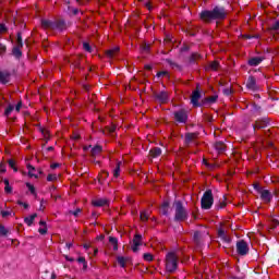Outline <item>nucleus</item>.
<instances>
[{"label":"nucleus","instance_id":"obj_1","mask_svg":"<svg viewBox=\"0 0 279 279\" xmlns=\"http://www.w3.org/2000/svg\"><path fill=\"white\" fill-rule=\"evenodd\" d=\"M228 16V12H226V9L221 7H216L211 11H203L199 13V17L205 23H210L213 21H223Z\"/></svg>","mask_w":279,"mask_h":279},{"label":"nucleus","instance_id":"obj_2","mask_svg":"<svg viewBox=\"0 0 279 279\" xmlns=\"http://www.w3.org/2000/svg\"><path fill=\"white\" fill-rule=\"evenodd\" d=\"M166 269L170 274L178 269V256L175 253L171 252L166 255Z\"/></svg>","mask_w":279,"mask_h":279},{"label":"nucleus","instance_id":"obj_3","mask_svg":"<svg viewBox=\"0 0 279 279\" xmlns=\"http://www.w3.org/2000/svg\"><path fill=\"white\" fill-rule=\"evenodd\" d=\"M214 202L215 198L213 197V191L207 190L201 199L202 208H204V210H210V208H213Z\"/></svg>","mask_w":279,"mask_h":279},{"label":"nucleus","instance_id":"obj_4","mask_svg":"<svg viewBox=\"0 0 279 279\" xmlns=\"http://www.w3.org/2000/svg\"><path fill=\"white\" fill-rule=\"evenodd\" d=\"M174 208H175V215H174L175 221H184V219H186L187 217V214H186V209H184V207L182 206V203L175 202Z\"/></svg>","mask_w":279,"mask_h":279},{"label":"nucleus","instance_id":"obj_5","mask_svg":"<svg viewBox=\"0 0 279 279\" xmlns=\"http://www.w3.org/2000/svg\"><path fill=\"white\" fill-rule=\"evenodd\" d=\"M254 189H256L259 193L260 199L262 202H264V204H269V202H271V199L274 198V195H271V192H269V190H263L258 184H255Z\"/></svg>","mask_w":279,"mask_h":279},{"label":"nucleus","instance_id":"obj_6","mask_svg":"<svg viewBox=\"0 0 279 279\" xmlns=\"http://www.w3.org/2000/svg\"><path fill=\"white\" fill-rule=\"evenodd\" d=\"M21 49H23V37L21 34H17L16 45L12 50V53L15 58H21V56H23Z\"/></svg>","mask_w":279,"mask_h":279},{"label":"nucleus","instance_id":"obj_7","mask_svg":"<svg viewBox=\"0 0 279 279\" xmlns=\"http://www.w3.org/2000/svg\"><path fill=\"white\" fill-rule=\"evenodd\" d=\"M236 252L240 254V256H245L247 252H250V246L247 245V242L241 240L236 243Z\"/></svg>","mask_w":279,"mask_h":279},{"label":"nucleus","instance_id":"obj_8","mask_svg":"<svg viewBox=\"0 0 279 279\" xmlns=\"http://www.w3.org/2000/svg\"><path fill=\"white\" fill-rule=\"evenodd\" d=\"M174 119L175 121H178V123H186V120L189 119V114H186V110L181 109L174 112Z\"/></svg>","mask_w":279,"mask_h":279},{"label":"nucleus","instance_id":"obj_9","mask_svg":"<svg viewBox=\"0 0 279 279\" xmlns=\"http://www.w3.org/2000/svg\"><path fill=\"white\" fill-rule=\"evenodd\" d=\"M143 236L141 234H136L133 239V244L131 246L133 252H138V247L142 245Z\"/></svg>","mask_w":279,"mask_h":279},{"label":"nucleus","instance_id":"obj_10","mask_svg":"<svg viewBox=\"0 0 279 279\" xmlns=\"http://www.w3.org/2000/svg\"><path fill=\"white\" fill-rule=\"evenodd\" d=\"M246 87L248 90H258V85L256 84V78L253 76H250L247 82H246Z\"/></svg>","mask_w":279,"mask_h":279},{"label":"nucleus","instance_id":"obj_11","mask_svg":"<svg viewBox=\"0 0 279 279\" xmlns=\"http://www.w3.org/2000/svg\"><path fill=\"white\" fill-rule=\"evenodd\" d=\"M156 99H158L160 104H167V101H169V94H167V92H160L156 95Z\"/></svg>","mask_w":279,"mask_h":279},{"label":"nucleus","instance_id":"obj_12","mask_svg":"<svg viewBox=\"0 0 279 279\" xmlns=\"http://www.w3.org/2000/svg\"><path fill=\"white\" fill-rule=\"evenodd\" d=\"M202 95L199 94V90H194L191 97V102L193 106H199V99Z\"/></svg>","mask_w":279,"mask_h":279},{"label":"nucleus","instance_id":"obj_13","mask_svg":"<svg viewBox=\"0 0 279 279\" xmlns=\"http://www.w3.org/2000/svg\"><path fill=\"white\" fill-rule=\"evenodd\" d=\"M218 236H219V239H221V241H225V243H230V236H228V234H226L225 228H220L218 230Z\"/></svg>","mask_w":279,"mask_h":279},{"label":"nucleus","instance_id":"obj_14","mask_svg":"<svg viewBox=\"0 0 279 279\" xmlns=\"http://www.w3.org/2000/svg\"><path fill=\"white\" fill-rule=\"evenodd\" d=\"M93 206L101 207V206H108V201L106 198H97L93 201Z\"/></svg>","mask_w":279,"mask_h":279},{"label":"nucleus","instance_id":"obj_15","mask_svg":"<svg viewBox=\"0 0 279 279\" xmlns=\"http://www.w3.org/2000/svg\"><path fill=\"white\" fill-rule=\"evenodd\" d=\"M10 82V74L8 72H0V83L8 84Z\"/></svg>","mask_w":279,"mask_h":279},{"label":"nucleus","instance_id":"obj_16","mask_svg":"<svg viewBox=\"0 0 279 279\" xmlns=\"http://www.w3.org/2000/svg\"><path fill=\"white\" fill-rule=\"evenodd\" d=\"M260 62H263V58H260V57H255V58H252L251 60H248L250 66H258V64H260Z\"/></svg>","mask_w":279,"mask_h":279},{"label":"nucleus","instance_id":"obj_17","mask_svg":"<svg viewBox=\"0 0 279 279\" xmlns=\"http://www.w3.org/2000/svg\"><path fill=\"white\" fill-rule=\"evenodd\" d=\"M54 29H59L60 32H62V29H66V24L63 20H59L54 22Z\"/></svg>","mask_w":279,"mask_h":279},{"label":"nucleus","instance_id":"obj_18","mask_svg":"<svg viewBox=\"0 0 279 279\" xmlns=\"http://www.w3.org/2000/svg\"><path fill=\"white\" fill-rule=\"evenodd\" d=\"M41 25L45 28L56 29V23H53V22H51L49 20L41 21Z\"/></svg>","mask_w":279,"mask_h":279},{"label":"nucleus","instance_id":"obj_19","mask_svg":"<svg viewBox=\"0 0 279 279\" xmlns=\"http://www.w3.org/2000/svg\"><path fill=\"white\" fill-rule=\"evenodd\" d=\"M215 149L221 154L222 151H226V144H223V142H217L215 144Z\"/></svg>","mask_w":279,"mask_h":279},{"label":"nucleus","instance_id":"obj_20","mask_svg":"<svg viewBox=\"0 0 279 279\" xmlns=\"http://www.w3.org/2000/svg\"><path fill=\"white\" fill-rule=\"evenodd\" d=\"M109 243L110 245H112L114 252H117L119 250V241L117 240V238H109Z\"/></svg>","mask_w":279,"mask_h":279},{"label":"nucleus","instance_id":"obj_21","mask_svg":"<svg viewBox=\"0 0 279 279\" xmlns=\"http://www.w3.org/2000/svg\"><path fill=\"white\" fill-rule=\"evenodd\" d=\"M39 229H38V232L39 234H46L47 233V222L45 221H39Z\"/></svg>","mask_w":279,"mask_h":279},{"label":"nucleus","instance_id":"obj_22","mask_svg":"<svg viewBox=\"0 0 279 279\" xmlns=\"http://www.w3.org/2000/svg\"><path fill=\"white\" fill-rule=\"evenodd\" d=\"M117 53H119V47H114L110 50H107L108 58H114V56H117Z\"/></svg>","mask_w":279,"mask_h":279},{"label":"nucleus","instance_id":"obj_23","mask_svg":"<svg viewBox=\"0 0 279 279\" xmlns=\"http://www.w3.org/2000/svg\"><path fill=\"white\" fill-rule=\"evenodd\" d=\"M118 260V264L120 265V267H125V265H128V262L130 260L129 258L126 257H123V256H119L117 258Z\"/></svg>","mask_w":279,"mask_h":279},{"label":"nucleus","instance_id":"obj_24","mask_svg":"<svg viewBox=\"0 0 279 279\" xmlns=\"http://www.w3.org/2000/svg\"><path fill=\"white\" fill-rule=\"evenodd\" d=\"M36 217H38V215H37V214H33V215H31L29 217H26V218L24 219V221H25V223H26L27 226H32V223H34V219H36Z\"/></svg>","mask_w":279,"mask_h":279},{"label":"nucleus","instance_id":"obj_25","mask_svg":"<svg viewBox=\"0 0 279 279\" xmlns=\"http://www.w3.org/2000/svg\"><path fill=\"white\" fill-rule=\"evenodd\" d=\"M162 154V150L160 148H153L150 149V156L151 158H158Z\"/></svg>","mask_w":279,"mask_h":279},{"label":"nucleus","instance_id":"obj_26","mask_svg":"<svg viewBox=\"0 0 279 279\" xmlns=\"http://www.w3.org/2000/svg\"><path fill=\"white\" fill-rule=\"evenodd\" d=\"M27 169L29 178H38V174L36 173V168L28 165Z\"/></svg>","mask_w":279,"mask_h":279},{"label":"nucleus","instance_id":"obj_27","mask_svg":"<svg viewBox=\"0 0 279 279\" xmlns=\"http://www.w3.org/2000/svg\"><path fill=\"white\" fill-rule=\"evenodd\" d=\"M197 138V134L195 133H187L185 135V143H191L192 141H195Z\"/></svg>","mask_w":279,"mask_h":279},{"label":"nucleus","instance_id":"obj_28","mask_svg":"<svg viewBox=\"0 0 279 279\" xmlns=\"http://www.w3.org/2000/svg\"><path fill=\"white\" fill-rule=\"evenodd\" d=\"M160 211L162 213V215H167V213H169V202H163Z\"/></svg>","mask_w":279,"mask_h":279},{"label":"nucleus","instance_id":"obj_29","mask_svg":"<svg viewBox=\"0 0 279 279\" xmlns=\"http://www.w3.org/2000/svg\"><path fill=\"white\" fill-rule=\"evenodd\" d=\"M140 218H141V221H148L149 211H147V210L142 211Z\"/></svg>","mask_w":279,"mask_h":279},{"label":"nucleus","instance_id":"obj_30","mask_svg":"<svg viewBox=\"0 0 279 279\" xmlns=\"http://www.w3.org/2000/svg\"><path fill=\"white\" fill-rule=\"evenodd\" d=\"M101 151V146H95L92 148V156H99V153Z\"/></svg>","mask_w":279,"mask_h":279},{"label":"nucleus","instance_id":"obj_31","mask_svg":"<svg viewBox=\"0 0 279 279\" xmlns=\"http://www.w3.org/2000/svg\"><path fill=\"white\" fill-rule=\"evenodd\" d=\"M119 173H121V162L117 163L116 169L113 170V177L118 178Z\"/></svg>","mask_w":279,"mask_h":279},{"label":"nucleus","instance_id":"obj_32","mask_svg":"<svg viewBox=\"0 0 279 279\" xmlns=\"http://www.w3.org/2000/svg\"><path fill=\"white\" fill-rule=\"evenodd\" d=\"M209 69H210L211 71H217V70L219 69V62H217V61L211 62V63L209 64Z\"/></svg>","mask_w":279,"mask_h":279},{"label":"nucleus","instance_id":"obj_33","mask_svg":"<svg viewBox=\"0 0 279 279\" xmlns=\"http://www.w3.org/2000/svg\"><path fill=\"white\" fill-rule=\"evenodd\" d=\"M83 49L87 51L88 53H93V48L88 43H83Z\"/></svg>","mask_w":279,"mask_h":279},{"label":"nucleus","instance_id":"obj_34","mask_svg":"<svg viewBox=\"0 0 279 279\" xmlns=\"http://www.w3.org/2000/svg\"><path fill=\"white\" fill-rule=\"evenodd\" d=\"M77 263H82V264H83V269H87L88 264L86 263V258H84V257H78V258H77Z\"/></svg>","mask_w":279,"mask_h":279},{"label":"nucleus","instance_id":"obj_35","mask_svg":"<svg viewBox=\"0 0 279 279\" xmlns=\"http://www.w3.org/2000/svg\"><path fill=\"white\" fill-rule=\"evenodd\" d=\"M13 110H14V106L9 105V107L4 111L5 117H10V114H12Z\"/></svg>","mask_w":279,"mask_h":279},{"label":"nucleus","instance_id":"obj_36","mask_svg":"<svg viewBox=\"0 0 279 279\" xmlns=\"http://www.w3.org/2000/svg\"><path fill=\"white\" fill-rule=\"evenodd\" d=\"M26 186H27L28 191L32 193V195H36V187H34L33 184L26 183Z\"/></svg>","mask_w":279,"mask_h":279},{"label":"nucleus","instance_id":"obj_37","mask_svg":"<svg viewBox=\"0 0 279 279\" xmlns=\"http://www.w3.org/2000/svg\"><path fill=\"white\" fill-rule=\"evenodd\" d=\"M144 260H147V263H151V260H154V255H151L149 253H145Z\"/></svg>","mask_w":279,"mask_h":279},{"label":"nucleus","instance_id":"obj_38","mask_svg":"<svg viewBox=\"0 0 279 279\" xmlns=\"http://www.w3.org/2000/svg\"><path fill=\"white\" fill-rule=\"evenodd\" d=\"M271 31L276 32V34H279V21L275 22L271 26Z\"/></svg>","mask_w":279,"mask_h":279},{"label":"nucleus","instance_id":"obj_39","mask_svg":"<svg viewBox=\"0 0 279 279\" xmlns=\"http://www.w3.org/2000/svg\"><path fill=\"white\" fill-rule=\"evenodd\" d=\"M108 175H109L108 171H102L99 177V182H104V180H106Z\"/></svg>","mask_w":279,"mask_h":279},{"label":"nucleus","instance_id":"obj_40","mask_svg":"<svg viewBox=\"0 0 279 279\" xmlns=\"http://www.w3.org/2000/svg\"><path fill=\"white\" fill-rule=\"evenodd\" d=\"M56 180H58L57 174H48V177H47L48 182H56Z\"/></svg>","mask_w":279,"mask_h":279},{"label":"nucleus","instance_id":"obj_41","mask_svg":"<svg viewBox=\"0 0 279 279\" xmlns=\"http://www.w3.org/2000/svg\"><path fill=\"white\" fill-rule=\"evenodd\" d=\"M8 234V229L5 227L0 226V236H5Z\"/></svg>","mask_w":279,"mask_h":279},{"label":"nucleus","instance_id":"obj_42","mask_svg":"<svg viewBox=\"0 0 279 279\" xmlns=\"http://www.w3.org/2000/svg\"><path fill=\"white\" fill-rule=\"evenodd\" d=\"M199 239H202V233H199L198 231H196V232L194 233V241H195L196 243H199Z\"/></svg>","mask_w":279,"mask_h":279},{"label":"nucleus","instance_id":"obj_43","mask_svg":"<svg viewBox=\"0 0 279 279\" xmlns=\"http://www.w3.org/2000/svg\"><path fill=\"white\" fill-rule=\"evenodd\" d=\"M5 51H8V48L5 47V45L0 44V56H3V53H5Z\"/></svg>","mask_w":279,"mask_h":279},{"label":"nucleus","instance_id":"obj_44","mask_svg":"<svg viewBox=\"0 0 279 279\" xmlns=\"http://www.w3.org/2000/svg\"><path fill=\"white\" fill-rule=\"evenodd\" d=\"M8 32V28L5 27V24H0V34H5Z\"/></svg>","mask_w":279,"mask_h":279},{"label":"nucleus","instance_id":"obj_45","mask_svg":"<svg viewBox=\"0 0 279 279\" xmlns=\"http://www.w3.org/2000/svg\"><path fill=\"white\" fill-rule=\"evenodd\" d=\"M278 225H279V221L276 220V219H272V222H271V228H278Z\"/></svg>","mask_w":279,"mask_h":279},{"label":"nucleus","instance_id":"obj_46","mask_svg":"<svg viewBox=\"0 0 279 279\" xmlns=\"http://www.w3.org/2000/svg\"><path fill=\"white\" fill-rule=\"evenodd\" d=\"M21 108H23V102H19L15 107L16 112H21Z\"/></svg>","mask_w":279,"mask_h":279},{"label":"nucleus","instance_id":"obj_47","mask_svg":"<svg viewBox=\"0 0 279 279\" xmlns=\"http://www.w3.org/2000/svg\"><path fill=\"white\" fill-rule=\"evenodd\" d=\"M208 101H210V104H215V101H217V96L209 97Z\"/></svg>","mask_w":279,"mask_h":279},{"label":"nucleus","instance_id":"obj_48","mask_svg":"<svg viewBox=\"0 0 279 279\" xmlns=\"http://www.w3.org/2000/svg\"><path fill=\"white\" fill-rule=\"evenodd\" d=\"M4 191L5 193H12V186L10 185L4 186Z\"/></svg>","mask_w":279,"mask_h":279},{"label":"nucleus","instance_id":"obj_49","mask_svg":"<svg viewBox=\"0 0 279 279\" xmlns=\"http://www.w3.org/2000/svg\"><path fill=\"white\" fill-rule=\"evenodd\" d=\"M9 166L11 167V169H14V171H16V169L14 167V160L10 159L9 160Z\"/></svg>","mask_w":279,"mask_h":279},{"label":"nucleus","instance_id":"obj_50","mask_svg":"<svg viewBox=\"0 0 279 279\" xmlns=\"http://www.w3.org/2000/svg\"><path fill=\"white\" fill-rule=\"evenodd\" d=\"M72 215H74V217H77L80 215V213H82L81 209H76L75 211H70Z\"/></svg>","mask_w":279,"mask_h":279},{"label":"nucleus","instance_id":"obj_51","mask_svg":"<svg viewBox=\"0 0 279 279\" xmlns=\"http://www.w3.org/2000/svg\"><path fill=\"white\" fill-rule=\"evenodd\" d=\"M2 217H10V211L2 210L1 211Z\"/></svg>","mask_w":279,"mask_h":279},{"label":"nucleus","instance_id":"obj_52","mask_svg":"<svg viewBox=\"0 0 279 279\" xmlns=\"http://www.w3.org/2000/svg\"><path fill=\"white\" fill-rule=\"evenodd\" d=\"M50 167L51 169H58V167H60V163H52Z\"/></svg>","mask_w":279,"mask_h":279},{"label":"nucleus","instance_id":"obj_53","mask_svg":"<svg viewBox=\"0 0 279 279\" xmlns=\"http://www.w3.org/2000/svg\"><path fill=\"white\" fill-rule=\"evenodd\" d=\"M162 75H167V72H159V73H157L158 77H162Z\"/></svg>","mask_w":279,"mask_h":279},{"label":"nucleus","instance_id":"obj_54","mask_svg":"<svg viewBox=\"0 0 279 279\" xmlns=\"http://www.w3.org/2000/svg\"><path fill=\"white\" fill-rule=\"evenodd\" d=\"M83 247L84 250H90V244H84Z\"/></svg>","mask_w":279,"mask_h":279},{"label":"nucleus","instance_id":"obj_55","mask_svg":"<svg viewBox=\"0 0 279 279\" xmlns=\"http://www.w3.org/2000/svg\"><path fill=\"white\" fill-rule=\"evenodd\" d=\"M78 5H84V0H76Z\"/></svg>","mask_w":279,"mask_h":279},{"label":"nucleus","instance_id":"obj_56","mask_svg":"<svg viewBox=\"0 0 279 279\" xmlns=\"http://www.w3.org/2000/svg\"><path fill=\"white\" fill-rule=\"evenodd\" d=\"M4 185L10 186V181L8 179L4 180Z\"/></svg>","mask_w":279,"mask_h":279},{"label":"nucleus","instance_id":"obj_57","mask_svg":"<svg viewBox=\"0 0 279 279\" xmlns=\"http://www.w3.org/2000/svg\"><path fill=\"white\" fill-rule=\"evenodd\" d=\"M65 259H68L70 263H73V260H75V259H73V258H71V257H69L66 255H65Z\"/></svg>","mask_w":279,"mask_h":279},{"label":"nucleus","instance_id":"obj_58","mask_svg":"<svg viewBox=\"0 0 279 279\" xmlns=\"http://www.w3.org/2000/svg\"><path fill=\"white\" fill-rule=\"evenodd\" d=\"M146 8H147L148 10H151V4H150L149 2H147V3H146Z\"/></svg>","mask_w":279,"mask_h":279},{"label":"nucleus","instance_id":"obj_59","mask_svg":"<svg viewBox=\"0 0 279 279\" xmlns=\"http://www.w3.org/2000/svg\"><path fill=\"white\" fill-rule=\"evenodd\" d=\"M22 206H23L24 208H29V205H28L27 203H24Z\"/></svg>","mask_w":279,"mask_h":279},{"label":"nucleus","instance_id":"obj_60","mask_svg":"<svg viewBox=\"0 0 279 279\" xmlns=\"http://www.w3.org/2000/svg\"><path fill=\"white\" fill-rule=\"evenodd\" d=\"M114 130H117V128L116 126H112L110 130H109V132H114Z\"/></svg>","mask_w":279,"mask_h":279},{"label":"nucleus","instance_id":"obj_61","mask_svg":"<svg viewBox=\"0 0 279 279\" xmlns=\"http://www.w3.org/2000/svg\"><path fill=\"white\" fill-rule=\"evenodd\" d=\"M73 138H74V141H77V138H80V135L75 134V135L73 136Z\"/></svg>","mask_w":279,"mask_h":279},{"label":"nucleus","instance_id":"obj_62","mask_svg":"<svg viewBox=\"0 0 279 279\" xmlns=\"http://www.w3.org/2000/svg\"><path fill=\"white\" fill-rule=\"evenodd\" d=\"M99 252V250L95 248L94 250V256H97V253Z\"/></svg>","mask_w":279,"mask_h":279},{"label":"nucleus","instance_id":"obj_63","mask_svg":"<svg viewBox=\"0 0 279 279\" xmlns=\"http://www.w3.org/2000/svg\"><path fill=\"white\" fill-rule=\"evenodd\" d=\"M145 69H147L148 71H150L151 65H146Z\"/></svg>","mask_w":279,"mask_h":279},{"label":"nucleus","instance_id":"obj_64","mask_svg":"<svg viewBox=\"0 0 279 279\" xmlns=\"http://www.w3.org/2000/svg\"><path fill=\"white\" fill-rule=\"evenodd\" d=\"M17 204H19V206H23L24 203L19 201Z\"/></svg>","mask_w":279,"mask_h":279}]
</instances>
